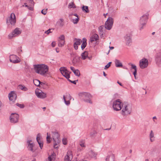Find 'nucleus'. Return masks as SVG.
I'll list each match as a JSON object with an SVG mask.
<instances>
[{
	"instance_id": "obj_15",
	"label": "nucleus",
	"mask_w": 161,
	"mask_h": 161,
	"mask_svg": "<svg viewBox=\"0 0 161 161\" xmlns=\"http://www.w3.org/2000/svg\"><path fill=\"white\" fill-rule=\"evenodd\" d=\"M148 65V62L147 59L143 58L142 59V69L147 68Z\"/></svg>"
},
{
	"instance_id": "obj_35",
	"label": "nucleus",
	"mask_w": 161,
	"mask_h": 161,
	"mask_svg": "<svg viewBox=\"0 0 161 161\" xmlns=\"http://www.w3.org/2000/svg\"><path fill=\"white\" fill-rule=\"evenodd\" d=\"M82 58L83 59H85L87 56V52H84L81 54Z\"/></svg>"
},
{
	"instance_id": "obj_53",
	"label": "nucleus",
	"mask_w": 161,
	"mask_h": 161,
	"mask_svg": "<svg viewBox=\"0 0 161 161\" xmlns=\"http://www.w3.org/2000/svg\"><path fill=\"white\" fill-rule=\"evenodd\" d=\"M55 45L56 42H53L52 43V46L53 47H54L55 46Z\"/></svg>"
},
{
	"instance_id": "obj_22",
	"label": "nucleus",
	"mask_w": 161,
	"mask_h": 161,
	"mask_svg": "<svg viewBox=\"0 0 161 161\" xmlns=\"http://www.w3.org/2000/svg\"><path fill=\"white\" fill-rule=\"evenodd\" d=\"M128 65L131 66V69H133L134 70V71L133 73V74L134 75L135 79H136V74L137 70L136 67L135 65L132 64V63H130L128 64Z\"/></svg>"
},
{
	"instance_id": "obj_26",
	"label": "nucleus",
	"mask_w": 161,
	"mask_h": 161,
	"mask_svg": "<svg viewBox=\"0 0 161 161\" xmlns=\"http://www.w3.org/2000/svg\"><path fill=\"white\" fill-rule=\"evenodd\" d=\"M33 83L35 85L37 86H40V84L42 85L43 84V82H40L39 80L36 79L33 80Z\"/></svg>"
},
{
	"instance_id": "obj_20",
	"label": "nucleus",
	"mask_w": 161,
	"mask_h": 161,
	"mask_svg": "<svg viewBox=\"0 0 161 161\" xmlns=\"http://www.w3.org/2000/svg\"><path fill=\"white\" fill-rule=\"evenodd\" d=\"M148 14H146L144 15L142 17V23L143 22V23L142 24V26L143 25H144L146 24L148 19Z\"/></svg>"
},
{
	"instance_id": "obj_39",
	"label": "nucleus",
	"mask_w": 161,
	"mask_h": 161,
	"mask_svg": "<svg viewBox=\"0 0 161 161\" xmlns=\"http://www.w3.org/2000/svg\"><path fill=\"white\" fill-rule=\"evenodd\" d=\"M74 74L78 76H79L80 75V72L78 69H76V71H75Z\"/></svg>"
},
{
	"instance_id": "obj_61",
	"label": "nucleus",
	"mask_w": 161,
	"mask_h": 161,
	"mask_svg": "<svg viewBox=\"0 0 161 161\" xmlns=\"http://www.w3.org/2000/svg\"><path fill=\"white\" fill-rule=\"evenodd\" d=\"M58 48H56V51L57 53H58L59 52V51L58 50Z\"/></svg>"
},
{
	"instance_id": "obj_40",
	"label": "nucleus",
	"mask_w": 161,
	"mask_h": 161,
	"mask_svg": "<svg viewBox=\"0 0 161 161\" xmlns=\"http://www.w3.org/2000/svg\"><path fill=\"white\" fill-rule=\"evenodd\" d=\"M64 39V36L63 35H62L59 37L58 41H65Z\"/></svg>"
},
{
	"instance_id": "obj_10",
	"label": "nucleus",
	"mask_w": 161,
	"mask_h": 161,
	"mask_svg": "<svg viewBox=\"0 0 161 161\" xmlns=\"http://www.w3.org/2000/svg\"><path fill=\"white\" fill-rule=\"evenodd\" d=\"M35 94L37 97L43 99L47 97L46 93L43 92L41 90L39 89L36 90Z\"/></svg>"
},
{
	"instance_id": "obj_51",
	"label": "nucleus",
	"mask_w": 161,
	"mask_h": 161,
	"mask_svg": "<svg viewBox=\"0 0 161 161\" xmlns=\"http://www.w3.org/2000/svg\"><path fill=\"white\" fill-rule=\"evenodd\" d=\"M68 80L69 82H71V83H73L74 84H76V83L77 81H78V80H74V81H72V80H70L69 79Z\"/></svg>"
},
{
	"instance_id": "obj_19",
	"label": "nucleus",
	"mask_w": 161,
	"mask_h": 161,
	"mask_svg": "<svg viewBox=\"0 0 161 161\" xmlns=\"http://www.w3.org/2000/svg\"><path fill=\"white\" fill-rule=\"evenodd\" d=\"M40 136L41 135L40 134L38 133L37 135L36 139L41 149H42L43 147V143L42 141L40 140Z\"/></svg>"
},
{
	"instance_id": "obj_58",
	"label": "nucleus",
	"mask_w": 161,
	"mask_h": 161,
	"mask_svg": "<svg viewBox=\"0 0 161 161\" xmlns=\"http://www.w3.org/2000/svg\"><path fill=\"white\" fill-rule=\"evenodd\" d=\"M109 48L110 49H112L114 48V47H110L109 46Z\"/></svg>"
},
{
	"instance_id": "obj_1",
	"label": "nucleus",
	"mask_w": 161,
	"mask_h": 161,
	"mask_svg": "<svg viewBox=\"0 0 161 161\" xmlns=\"http://www.w3.org/2000/svg\"><path fill=\"white\" fill-rule=\"evenodd\" d=\"M33 66L35 72L40 75H44L48 72V67L45 64H36L34 65Z\"/></svg>"
},
{
	"instance_id": "obj_57",
	"label": "nucleus",
	"mask_w": 161,
	"mask_h": 161,
	"mask_svg": "<svg viewBox=\"0 0 161 161\" xmlns=\"http://www.w3.org/2000/svg\"><path fill=\"white\" fill-rule=\"evenodd\" d=\"M117 83L119 84L120 85L122 86V84L120 83L118 81H117Z\"/></svg>"
},
{
	"instance_id": "obj_45",
	"label": "nucleus",
	"mask_w": 161,
	"mask_h": 161,
	"mask_svg": "<svg viewBox=\"0 0 161 161\" xmlns=\"http://www.w3.org/2000/svg\"><path fill=\"white\" fill-rule=\"evenodd\" d=\"M111 63V62L108 63L105 67L104 69H106L108 68L110 66V64Z\"/></svg>"
},
{
	"instance_id": "obj_48",
	"label": "nucleus",
	"mask_w": 161,
	"mask_h": 161,
	"mask_svg": "<svg viewBox=\"0 0 161 161\" xmlns=\"http://www.w3.org/2000/svg\"><path fill=\"white\" fill-rule=\"evenodd\" d=\"M62 142L64 145H66L67 144V139L66 138H63Z\"/></svg>"
},
{
	"instance_id": "obj_29",
	"label": "nucleus",
	"mask_w": 161,
	"mask_h": 161,
	"mask_svg": "<svg viewBox=\"0 0 161 161\" xmlns=\"http://www.w3.org/2000/svg\"><path fill=\"white\" fill-rule=\"evenodd\" d=\"M19 88L22 90L26 91L28 90V88L26 87L25 86L20 85L18 86Z\"/></svg>"
},
{
	"instance_id": "obj_64",
	"label": "nucleus",
	"mask_w": 161,
	"mask_h": 161,
	"mask_svg": "<svg viewBox=\"0 0 161 161\" xmlns=\"http://www.w3.org/2000/svg\"><path fill=\"white\" fill-rule=\"evenodd\" d=\"M145 161H149V160L148 159H147L145 160Z\"/></svg>"
},
{
	"instance_id": "obj_55",
	"label": "nucleus",
	"mask_w": 161,
	"mask_h": 161,
	"mask_svg": "<svg viewBox=\"0 0 161 161\" xmlns=\"http://www.w3.org/2000/svg\"><path fill=\"white\" fill-rule=\"evenodd\" d=\"M70 68L71 70L72 71L73 70H74L75 69L73 67L71 66V67H70Z\"/></svg>"
},
{
	"instance_id": "obj_4",
	"label": "nucleus",
	"mask_w": 161,
	"mask_h": 161,
	"mask_svg": "<svg viewBox=\"0 0 161 161\" xmlns=\"http://www.w3.org/2000/svg\"><path fill=\"white\" fill-rule=\"evenodd\" d=\"M122 108L121 114L124 116L130 114L131 112V108L128 104H122Z\"/></svg>"
},
{
	"instance_id": "obj_47",
	"label": "nucleus",
	"mask_w": 161,
	"mask_h": 161,
	"mask_svg": "<svg viewBox=\"0 0 161 161\" xmlns=\"http://www.w3.org/2000/svg\"><path fill=\"white\" fill-rule=\"evenodd\" d=\"M16 105L21 108H23L24 107L23 104H19L18 103H17Z\"/></svg>"
},
{
	"instance_id": "obj_42",
	"label": "nucleus",
	"mask_w": 161,
	"mask_h": 161,
	"mask_svg": "<svg viewBox=\"0 0 161 161\" xmlns=\"http://www.w3.org/2000/svg\"><path fill=\"white\" fill-rule=\"evenodd\" d=\"M79 20V18H77L75 19H73V22L74 24H76L78 22Z\"/></svg>"
},
{
	"instance_id": "obj_54",
	"label": "nucleus",
	"mask_w": 161,
	"mask_h": 161,
	"mask_svg": "<svg viewBox=\"0 0 161 161\" xmlns=\"http://www.w3.org/2000/svg\"><path fill=\"white\" fill-rule=\"evenodd\" d=\"M153 121L154 122H155V119H157V118L156 116H154L153 117Z\"/></svg>"
},
{
	"instance_id": "obj_33",
	"label": "nucleus",
	"mask_w": 161,
	"mask_h": 161,
	"mask_svg": "<svg viewBox=\"0 0 161 161\" xmlns=\"http://www.w3.org/2000/svg\"><path fill=\"white\" fill-rule=\"evenodd\" d=\"M64 20L62 19H60L57 22V24L60 26H62L64 25Z\"/></svg>"
},
{
	"instance_id": "obj_52",
	"label": "nucleus",
	"mask_w": 161,
	"mask_h": 161,
	"mask_svg": "<svg viewBox=\"0 0 161 161\" xmlns=\"http://www.w3.org/2000/svg\"><path fill=\"white\" fill-rule=\"evenodd\" d=\"M142 92L143 95H145L147 93L146 90L144 89H143L142 90Z\"/></svg>"
},
{
	"instance_id": "obj_25",
	"label": "nucleus",
	"mask_w": 161,
	"mask_h": 161,
	"mask_svg": "<svg viewBox=\"0 0 161 161\" xmlns=\"http://www.w3.org/2000/svg\"><path fill=\"white\" fill-rule=\"evenodd\" d=\"M115 66L117 67H121L123 66L122 63L118 59H115Z\"/></svg>"
},
{
	"instance_id": "obj_13",
	"label": "nucleus",
	"mask_w": 161,
	"mask_h": 161,
	"mask_svg": "<svg viewBox=\"0 0 161 161\" xmlns=\"http://www.w3.org/2000/svg\"><path fill=\"white\" fill-rule=\"evenodd\" d=\"M82 42V41L80 39L75 38L74 40V47L75 50L78 48V46L80 45Z\"/></svg>"
},
{
	"instance_id": "obj_3",
	"label": "nucleus",
	"mask_w": 161,
	"mask_h": 161,
	"mask_svg": "<svg viewBox=\"0 0 161 161\" xmlns=\"http://www.w3.org/2000/svg\"><path fill=\"white\" fill-rule=\"evenodd\" d=\"M53 138L54 141V147L55 148H58V146H57L61 142V140L59 138V135L57 132H53Z\"/></svg>"
},
{
	"instance_id": "obj_43",
	"label": "nucleus",
	"mask_w": 161,
	"mask_h": 161,
	"mask_svg": "<svg viewBox=\"0 0 161 161\" xmlns=\"http://www.w3.org/2000/svg\"><path fill=\"white\" fill-rule=\"evenodd\" d=\"M26 3H25V7H27L28 8V9L30 10H32L33 8V6H28L26 4Z\"/></svg>"
},
{
	"instance_id": "obj_56",
	"label": "nucleus",
	"mask_w": 161,
	"mask_h": 161,
	"mask_svg": "<svg viewBox=\"0 0 161 161\" xmlns=\"http://www.w3.org/2000/svg\"><path fill=\"white\" fill-rule=\"evenodd\" d=\"M102 26H100L99 28V29L100 30V31H101V30H102Z\"/></svg>"
},
{
	"instance_id": "obj_44",
	"label": "nucleus",
	"mask_w": 161,
	"mask_h": 161,
	"mask_svg": "<svg viewBox=\"0 0 161 161\" xmlns=\"http://www.w3.org/2000/svg\"><path fill=\"white\" fill-rule=\"evenodd\" d=\"M29 3L30 6H33L34 5V2L33 0H29Z\"/></svg>"
},
{
	"instance_id": "obj_14",
	"label": "nucleus",
	"mask_w": 161,
	"mask_h": 161,
	"mask_svg": "<svg viewBox=\"0 0 161 161\" xmlns=\"http://www.w3.org/2000/svg\"><path fill=\"white\" fill-rule=\"evenodd\" d=\"M16 97V94L14 92L12 91L9 94V98L10 100L13 102L15 100Z\"/></svg>"
},
{
	"instance_id": "obj_8",
	"label": "nucleus",
	"mask_w": 161,
	"mask_h": 161,
	"mask_svg": "<svg viewBox=\"0 0 161 161\" xmlns=\"http://www.w3.org/2000/svg\"><path fill=\"white\" fill-rule=\"evenodd\" d=\"M113 19L111 17H109L105 23V28L108 30L111 29L113 24Z\"/></svg>"
},
{
	"instance_id": "obj_38",
	"label": "nucleus",
	"mask_w": 161,
	"mask_h": 161,
	"mask_svg": "<svg viewBox=\"0 0 161 161\" xmlns=\"http://www.w3.org/2000/svg\"><path fill=\"white\" fill-rule=\"evenodd\" d=\"M63 98L64 100V102L66 105H68L70 104V101H67L66 100V99H65V97L64 95Z\"/></svg>"
},
{
	"instance_id": "obj_6",
	"label": "nucleus",
	"mask_w": 161,
	"mask_h": 161,
	"mask_svg": "<svg viewBox=\"0 0 161 161\" xmlns=\"http://www.w3.org/2000/svg\"><path fill=\"white\" fill-rule=\"evenodd\" d=\"M21 33V30L18 28H16L14 30L8 35L9 39L18 36Z\"/></svg>"
},
{
	"instance_id": "obj_2",
	"label": "nucleus",
	"mask_w": 161,
	"mask_h": 161,
	"mask_svg": "<svg viewBox=\"0 0 161 161\" xmlns=\"http://www.w3.org/2000/svg\"><path fill=\"white\" fill-rule=\"evenodd\" d=\"M79 95L80 98L85 102L92 103L91 100L92 96L90 93L86 92H81L79 93Z\"/></svg>"
},
{
	"instance_id": "obj_5",
	"label": "nucleus",
	"mask_w": 161,
	"mask_h": 161,
	"mask_svg": "<svg viewBox=\"0 0 161 161\" xmlns=\"http://www.w3.org/2000/svg\"><path fill=\"white\" fill-rule=\"evenodd\" d=\"M121 103V102L119 99L114 101L113 105V107L114 110L117 111L120 110L122 108Z\"/></svg>"
},
{
	"instance_id": "obj_34",
	"label": "nucleus",
	"mask_w": 161,
	"mask_h": 161,
	"mask_svg": "<svg viewBox=\"0 0 161 161\" xmlns=\"http://www.w3.org/2000/svg\"><path fill=\"white\" fill-rule=\"evenodd\" d=\"M55 154H52L48 157L49 161H53L55 159Z\"/></svg>"
},
{
	"instance_id": "obj_17",
	"label": "nucleus",
	"mask_w": 161,
	"mask_h": 161,
	"mask_svg": "<svg viewBox=\"0 0 161 161\" xmlns=\"http://www.w3.org/2000/svg\"><path fill=\"white\" fill-rule=\"evenodd\" d=\"M155 60L157 64L160 65H161V53H158L156 56Z\"/></svg>"
},
{
	"instance_id": "obj_11",
	"label": "nucleus",
	"mask_w": 161,
	"mask_h": 161,
	"mask_svg": "<svg viewBox=\"0 0 161 161\" xmlns=\"http://www.w3.org/2000/svg\"><path fill=\"white\" fill-rule=\"evenodd\" d=\"M19 115L17 114L12 113L10 116V122L13 123H16L18 122Z\"/></svg>"
},
{
	"instance_id": "obj_49",
	"label": "nucleus",
	"mask_w": 161,
	"mask_h": 161,
	"mask_svg": "<svg viewBox=\"0 0 161 161\" xmlns=\"http://www.w3.org/2000/svg\"><path fill=\"white\" fill-rule=\"evenodd\" d=\"M52 29H49L48 30L46 31L45 32V33L47 35L49 34L50 33L52 32V31H50Z\"/></svg>"
},
{
	"instance_id": "obj_27",
	"label": "nucleus",
	"mask_w": 161,
	"mask_h": 161,
	"mask_svg": "<svg viewBox=\"0 0 161 161\" xmlns=\"http://www.w3.org/2000/svg\"><path fill=\"white\" fill-rule=\"evenodd\" d=\"M86 39L85 38H83V42L81 45V48L82 50H83L86 46Z\"/></svg>"
},
{
	"instance_id": "obj_59",
	"label": "nucleus",
	"mask_w": 161,
	"mask_h": 161,
	"mask_svg": "<svg viewBox=\"0 0 161 161\" xmlns=\"http://www.w3.org/2000/svg\"><path fill=\"white\" fill-rule=\"evenodd\" d=\"M103 75L104 76H106L107 75L106 74V73H105V72H103Z\"/></svg>"
},
{
	"instance_id": "obj_18",
	"label": "nucleus",
	"mask_w": 161,
	"mask_h": 161,
	"mask_svg": "<svg viewBox=\"0 0 161 161\" xmlns=\"http://www.w3.org/2000/svg\"><path fill=\"white\" fill-rule=\"evenodd\" d=\"M31 140H28L27 141V143L28 144V148L29 150L32 152H34L35 151V150L33 148L34 145L31 143Z\"/></svg>"
},
{
	"instance_id": "obj_31",
	"label": "nucleus",
	"mask_w": 161,
	"mask_h": 161,
	"mask_svg": "<svg viewBox=\"0 0 161 161\" xmlns=\"http://www.w3.org/2000/svg\"><path fill=\"white\" fill-rule=\"evenodd\" d=\"M58 45L59 47H62L64 46L65 44V41H58Z\"/></svg>"
},
{
	"instance_id": "obj_32",
	"label": "nucleus",
	"mask_w": 161,
	"mask_h": 161,
	"mask_svg": "<svg viewBox=\"0 0 161 161\" xmlns=\"http://www.w3.org/2000/svg\"><path fill=\"white\" fill-rule=\"evenodd\" d=\"M154 134L152 130H151L150 135V141L151 142L153 141L154 140Z\"/></svg>"
},
{
	"instance_id": "obj_46",
	"label": "nucleus",
	"mask_w": 161,
	"mask_h": 161,
	"mask_svg": "<svg viewBox=\"0 0 161 161\" xmlns=\"http://www.w3.org/2000/svg\"><path fill=\"white\" fill-rule=\"evenodd\" d=\"M47 9L42 10L41 11L42 13L44 15H45L47 14Z\"/></svg>"
},
{
	"instance_id": "obj_37",
	"label": "nucleus",
	"mask_w": 161,
	"mask_h": 161,
	"mask_svg": "<svg viewBox=\"0 0 161 161\" xmlns=\"http://www.w3.org/2000/svg\"><path fill=\"white\" fill-rule=\"evenodd\" d=\"M47 143H49L51 142V138L50 136L48 135V133H47Z\"/></svg>"
},
{
	"instance_id": "obj_12",
	"label": "nucleus",
	"mask_w": 161,
	"mask_h": 161,
	"mask_svg": "<svg viewBox=\"0 0 161 161\" xmlns=\"http://www.w3.org/2000/svg\"><path fill=\"white\" fill-rule=\"evenodd\" d=\"M10 62L14 63H17L20 62L19 58L15 55H11L9 56Z\"/></svg>"
},
{
	"instance_id": "obj_24",
	"label": "nucleus",
	"mask_w": 161,
	"mask_h": 161,
	"mask_svg": "<svg viewBox=\"0 0 161 161\" xmlns=\"http://www.w3.org/2000/svg\"><path fill=\"white\" fill-rule=\"evenodd\" d=\"M114 157L113 154L108 156L106 159V161H114Z\"/></svg>"
},
{
	"instance_id": "obj_41",
	"label": "nucleus",
	"mask_w": 161,
	"mask_h": 161,
	"mask_svg": "<svg viewBox=\"0 0 161 161\" xmlns=\"http://www.w3.org/2000/svg\"><path fill=\"white\" fill-rule=\"evenodd\" d=\"M84 143L85 142L83 140H81L80 142V145L81 147H85V145H84Z\"/></svg>"
},
{
	"instance_id": "obj_30",
	"label": "nucleus",
	"mask_w": 161,
	"mask_h": 161,
	"mask_svg": "<svg viewBox=\"0 0 161 161\" xmlns=\"http://www.w3.org/2000/svg\"><path fill=\"white\" fill-rule=\"evenodd\" d=\"M89 154L91 158H95L97 155V154L93 151H91L89 152Z\"/></svg>"
},
{
	"instance_id": "obj_36",
	"label": "nucleus",
	"mask_w": 161,
	"mask_h": 161,
	"mask_svg": "<svg viewBox=\"0 0 161 161\" xmlns=\"http://www.w3.org/2000/svg\"><path fill=\"white\" fill-rule=\"evenodd\" d=\"M68 8H75L76 6L75 5L73 2H71L69 3L68 5Z\"/></svg>"
},
{
	"instance_id": "obj_9",
	"label": "nucleus",
	"mask_w": 161,
	"mask_h": 161,
	"mask_svg": "<svg viewBox=\"0 0 161 161\" xmlns=\"http://www.w3.org/2000/svg\"><path fill=\"white\" fill-rule=\"evenodd\" d=\"M60 70L61 73L68 80L70 78V74L68 70L65 67H61L60 69Z\"/></svg>"
},
{
	"instance_id": "obj_21",
	"label": "nucleus",
	"mask_w": 161,
	"mask_h": 161,
	"mask_svg": "<svg viewBox=\"0 0 161 161\" xmlns=\"http://www.w3.org/2000/svg\"><path fill=\"white\" fill-rule=\"evenodd\" d=\"M99 39L98 36L96 34H93L90 37V41L92 42H93L96 41Z\"/></svg>"
},
{
	"instance_id": "obj_28",
	"label": "nucleus",
	"mask_w": 161,
	"mask_h": 161,
	"mask_svg": "<svg viewBox=\"0 0 161 161\" xmlns=\"http://www.w3.org/2000/svg\"><path fill=\"white\" fill-rule=\"evenodd\" d=\"M82 9L83 11L86 13H88L89 12V10L88 9V7L87 6H83L82 7Z\"/></svg>"
},
{
	"instance_id": "obj_7",
	"label": "nucleus",
	"mask_w": 161,
	"mask_h": 161,
	"mask_svg": "<svg viewBox=\"0 0 161 161\" xmlns=\"http://www.w3.org/2000/svg\"><path fill=\"white\" fill-rule=\"evenodd\" d=\"M16 17L15 14L12 13L10 17L7 19V23L8 25L11 24L14 25L16 23Z\"/></svg>"
},
{
	"instance_id": "obj_62",
	"label": "nucleus",
	"mask_w": 161,
	"mask_h": 161,
	"mask_svg": "<svg viewBox=\"0 0 161 161\" xmlns=\"http://www.w3.org/2000/svg\"><path fill=\"white\" fill-rule=\"evenodd\" d=\"M139 66L141 67V60L139 61Z\"/></svg>"
},
{
	"instance_id": "obj_16",
	"label": "nucleus",
	"mask_w": 161,
	"mask_h": 161,
	"mask_svg": "<svg viewBox=\"0 0 161 161\" xmlns=\"http://www.w3.org/2000/svg\"><path fill=\"white\" fill-rule=\"evenodd\" d=\"M72 158L73 156L71 151H69L67 153L66 156H65L64 161H70L72 159Z\"/></svg>"
},
{
	"instance_id": "obj_63",
	"label": "nucleus",
	"mask_w": 161,
	"mask_h": 161,
	"mask_svg": "<svg viewBox=\"0 0 161 161\" xmlns=\"http://www.w3.org/2000/svg\"><path fill=\"white\" fill-rule=\"evenodd\" d=\"M32 161H36V159H35V158H34V159L32 160Z\"/></svg>"
},
{
	"instance_id": "obj_50",
	"label": "nucleus",
	"mask_w": 161,
	"mask_h": 161,
	"mask_svg": "<svg viewBox=\"0 0 161 161\" xmlns=\"http://www.w3.org/2000/svg\"><path fill=\"white\" fill-rule=\"evenodd\" d=\"M97 133V132L95 130H93V131L91 132L90 133V135L91 136H93V135H94L95 134H96Z\"/></svg>"
},
{
	"instance_id": "obj_60",
	"label": "nucleus",
	"mask_w": 161,
	"mask_h": 161,
	"mask_svg": "<svg viewBox=\"0 0 161 161\" xmlns=\"http://www.w3.org/2000/svg\"><path fill=\"white\" fill-rule=\"evenodd\" d=\"M74 15L75 16H76L77 18H78V15L77 14H74Z\"/></svg>"
},
{
	"instance_id": "obj_23",
	"label": "nucleus",
	"mask_w": 161,
	"mask_h": 161,
	"mask_svg": "<svg viewBox=\"0 0 161 161\" xmlns=\"http://www.w3.org/2000/svg\"><path fill=\"white\" fill-rule=\"evenodd\" d=\"M125 38L126 41V45H129L131 42L130 35H126L125 36Z\"/></svg>"
}]
</instances>
